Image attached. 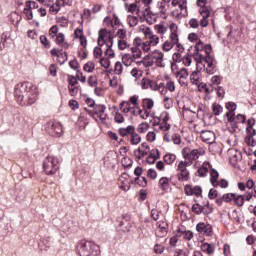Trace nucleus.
Returning a JSON list of instances; mask_svg holds the SVG:
<instances>
[{
	"label": "nucleus",
	"instance_id": "f257e3e1",
	"mask_svg": "<svg viewBox=\"0 0 256 256\" xmlns=\"http://www.w3.org/2000/svg\"><path fill=\"white\" fill-rule=\"evenodd\" d=\"M14 96L19 105H33L39 99V88L31 82L18 83L14 89Z\"/></svg>",
	"mask_w": 256,
	"mask_h": 256
},
{
	"label": "nucleus",
	"instance_id": "f03ea898",
	"mask_svg": "<svg viewBox=\"0 0 256 256\" xmlns=\"http://www.w3.org/2000/svg\"><path fill=\"white\" fill-rule=\"evenodd\" d=\"M76 252L80 256H99V245L92 241L80 240L76 245Z\"/></svg>",
	"mask_w": 256,
	"mask_h": 256
},
{
	"label": "nucleus",
	"instance_id": "7ed1b4c3",
	"mask_svg": "<svg viewBox=\"0 0 256 256\" xmlns=\"http://www.w3.org/2000/svg\"><path fill=\"white\" fill-rule=\"evenodd\" d=\"M48 35L50 39H53L54 43L62 47V49H67L69 47V43L65 41V34H63L62 32H59L58 25H53L49 29Z\"/></svg>",
	"mask_w": 256,
	"mask_h": 256
},
{
	"label": "nucleus",
	"instance_id": "20e7f679",
	"mask_svg": "<svg viewBox=\"0 0 256 256\" xmlns=\"http://www.w3.org/2000/svg\"><path fill=\"white\" fill-rule=\"evenodd\" d=\"M132 54L136 59H141L143 53H149V44L141 40V38H135L133 41V46L131 47Z\"/></svg>",
	"mask_w": 256,
	"mask_h": 256
},
{
	"label": "nucleus",
	"instance_id": "39448f33",
	"mask_svg": "<svg viewBox=\"0 0 256 256\" xmlns=\"http://www.w3.org/2000/svg\"><path fill=\"white\" fill-rule=\"evenodd\" d=\"M43 169L46 175H55L59 171V158L48 156L44 159Z\"/></svg>",
	"mask_w": 256,
	"mask_h": 256
},
{
	"label": "nucleus",
	"instance_id": "423d86ee",
	"mask_svg": "<svg viewBox=\"0 0 256 256\" xmlns=\"http://www.w3.org/2000/svg\"><path fill=\"white\" fill-rule=\"evenodd\" d=\"M97 43L99 47H113V34L106 28H102L98 32Z\"/></svg>",
	"mask_w": 256,
	"mask_h": 256
},
{
	"label": "nucleus",
	"instance_id": "0eeeda50",
	"mask_svg": "<svg viewBox=\"0 0 256 256\" xmlns=\"http://www.w3.org/2000/svg\"><path fill=\"white\" fill-rule=\"evenodd\" d=\"M191 165V162L187 161H180L177 166V177L178 181L184 182L189 181L191 179V174L189 173V170H187V167Z\"/></svg>",
	"mask_w": 256,
	"mask_h": 256
},
{
	"label": "nucleus",
	"instance_id": "6e6552de",
	"mask_svg": "<svg viewBox=\"0 0 256 256\" xmlns=\"http://www.w3.org/2000/svg\"><path fill=\"white\" fill-rule=\"evenodd\" d=\"M46 131L51 137H61L63 135V126L55 120H50L46 123Z\"/></svg>",
	"mask_w": 256,
	"mask_h": 256
},
{
	"label": "nucleus",
	"instance_id": "1a4fd4ad",
	"mask_svg": "<svg viewBox=\"0 0 256 256\" xmlns=\"http://www.w3.org/2000/svg\"><path fill=\"white\" fill-rule=\"evenodd\" d=\"M182 155L184 159H187L188 161H197L199 157H203L205 155V150L203 148H197L189 150V148H184L182 150Z\"/></svg>",
	"mask_w": 256,
	"mask_h": 256
},
{
	"label": "nucleus",
	"instance_id": "9d476101",
	"mask_svg": "<svg viewBox=\"0 0 256 256\" xmlns=\"http://www.w3.org/2000/svg\"><path fill=\"white\" fill-rule=\"evenodd\" d=\"M177 8L172 11V15L176 19H185L189 15L187 11V0H181V2L176 6Z\"/></svg>",
	"mask_w": 256,
	"mask_h": 256
},
{
	"label": "nucleus",
	"instance_id": "9b49d317",
	"mask_svg": "<svg viewBox=\"0 0 256 256\" xmlns=\"http://www.w3.org/2000/svg\"><path fill=\"white\" fill-rule=\"evenodd\" d=\"M142 89H150V91H161V87H163V82L157 83L155 80H151L149 78H143L141 81Z\"/></svg>",
	"mask_w": 256,
	"mask_h": 256
},
{
	"label": "nucleus",
	"instance_id": "f8f14e48",
	"mask_svg": "<svg viewBox=\"0 0 256 256\" xmlns=\"http://www.w3.org/2000/svg\"><path fill=\"white\" fill-rule=\"evenodd\" d=\"M156 67L165 68V54L161 50H154L151 55Z\"/></svg>",
	"mask_w": 256,
	"mask_h": 256
},
{
	"label": "nucleus",
	"instance_id": "ddd939ff",
	"mask_svg": "<svg viewBox=\"0 0 256 256\" xmlns=\"http://www.w3.org/2000/svg\"><path fill=\"white\" fill-rule=\"evenodd\" d=\"M196 231L205 237H213V226H211L209 223H198L196 225Z\"/></svg>",
	"mask_w": 256,
	"mask_h": 256
},
{
	"label": "nucleus",
	"instance_id": "4468645a",
	"mask_svg": "<svg viewBox=\"0 0 256 256\" xmlns=\"http://www.w3.org/2000/svg\"><path fill=\"white\" fill-rule=\"evenodd\" d=\"M106 109L107 107H105V105L103 104H97L96 106H94V117H97L101 121V123H105V121H107V118L109 117L107 113H105Z\"/></svg>",
	"mask_w": 256,
	"mask_h": 256
},
{
	"label": "nucleus",
	"instance_id": "2eb2a0df",
	"mask_svg": "<svg viewBox=\"0 0 256 256\" xmlns=\"http://www.w3.org/2000/svg\"><path fill=\"white\" fill-rule=\"evenodd\" d=\"M196 133H200V139L203 141V143H207L208 145H212L216 139L215 132L211 130H197Z\"/></svg>",
	"mask_w": 256,
	"mask_h": 256
},
{
	"label": "nucleus",
	"instance_id": "dca6fc26",
	"mask_svg": "<svg viewBox=\"0 0 256 256\" xmlns=\"http://www.w3.org/2000/svg\"><path fill=\"white\" fill-rule=\"evenodd\" d=\"M174 77L178 79L179 85L181 87H187V79H189V71L187 68H182L175 73Z\"/></svg>",
	"mask_w": 256,
	"mask_h": 256
},
{
	"label": "nucleus",
	"instance_id": "f3484780",
	"mask_svg": "<svg viewBox=\"0 0 256 256\" xmlns=\"http://www.w3.org/2000/svg\"><path fill=\"white\" fill-rule=\"evenodd\" d=\"M185 194L188 196L195 195V197H202L203 189L201 186L192 187L191 184H188L184 187Z\"/></svg>",
	"mask_w": 256,
	"mask_h": 256
},
{
	"label": "nucleus",
	"instance_id": "a211bd4d",
	"mask_svg": "<svg viewBox=\"0 0 256 256\" xmlns=\"http://www.w3.org/2000/svg\"><path fill=\"white\" fill-rule=\"evenodd\" d=\"M168 41L172 42L174 45L179 42V26L177 24H170V35Z\"/></svg>",
	"mask_w": 256,
	"mask_h": 256
},
{
	"label": "nucleus",
	"instance_id": "6ab92c4d",
	"mask_svg": "<svg viewBox=\"0 0 256 256\" xmlns=\"http://www.w3.org/2000/svg\"><path fill=\"white\" fill-rule=\"evenodd\" d=\"M149 144L147 142H143L141 146L134 151V155L137 159H143L145 155H149Z\"/></svg>",
	"mask_w": 256,
	"mask_h": 256
},
{
	"label": "nucleus",
	"instance_id": "aec40b11",
	"mask_svg": "<svg viewBox=\"0 0 256 256\" xmlns=\"http://www.w3.org/2000/svg\"><path fill=\"white\" fill-rule=\"evenodd\" d=\"M160 121H162V123L159 124L161 131H169V129H171V125L167 123V121H169V112H162Z\"/></svg>",
	"mask_w": 256,
	"mask_h": 256
},
{
	"label": "nucleus",
	"instance_id": "412c9836",
	"mask_svg": "<svg viewBox=\"0 0 256 256\" xmlns=\"http://www.w3.org/2000/svg\"><path fill=\"white\" fill-rule=\"evenodd\" d=\"M200 15L202 17L200 19V23H199L200 27H208L211 11L207 10V8H204V9L200 10Z\"/></svg>",
	"mask_w": 256,
	"mask_h": 256
},
{
	"label": "nucleus",
	"instance_id": "4be33fe9",
	"mask_svg": "<svg viewBox=\"0 0 256 256\" xmlns=\"http://www.w3.org/2000/svg\"><path fill=\"white\" fill-rule=\"evenodd\" d=\"M206 73L208 75H213L215 73V57L213 56H208L206 59Z\"/></svg>",
	"mask_w": 256,
	"mask_h": 256
},
{
	"label": "nucleus",
	"instance_id": "5701e85b",
	"mask_svg": "<svg viewBox=\"0 0 256 256\" xmlns=\"http://www.w3.org/2000/svg\"><path fill=\"white\" fill-rule=\"evenodd\" d=\"M231 156L229 158V161L233 167H237V163L243 159V155H241V152L237 150H231L230 151Z\"/></svg>",
	"mask_w": 256,
	"mask_h": 256
},
{
	"label": "nucleus",
	"instance_id": "b1692460",
	"mask_svg": "<svg viewBox=\"0 0 256 256\" xmlns=\"http://www.w3.org/2000/svg\"><path fill=\"white\" fill-rule=\"evenodd\" d=\"M176 237H182L184 241H191V239H193L194 237V234H193V231L191 230L178 229L176 233Z\"/></svg>",
	"mask_w": 256,
	"mask_h": 256
},
{
	"label": "nucleus",
	"instance_id": "393cba45",
	"mask_svg": "<svg viewBox=\"0 0 256 256\" xmlns=\"http://www.w3.org/2000/svg\"><path fill=\"white\" fill-rule=\"evenodd\" d=\"M135 59H139L135 57V54L126 53L122 56V64H124L125 67H131V65L135 63Z\"/></svg>",
	"mask_w": 256,
	"mask_h": 256
},
{
	"label": "nucleus",
	"instance_id": "a878e982",
	"mask_svg": "<svg viewBox=\"0 0 256 256\" xmlns=\"http://www.w3.org/2000/svg\"><path fill=\"white\" fill-rule=\"evenodd\" d=\"M255 182H253L252 179L247 180L246 183L243 182H239L238 183V189L240 191H245L246 189H248L247 191H253V189H255Z\"/></svg>",
	"mask_w": 256,
	"mask_h": 256
},
{
	"label": "nucleus",
	"instance_id": "bb28decb",
	"mask_svg": "<svg viewBox=\"0 0 256 256\" xmlns=\"http://www.w3.org/2000/svg\"><path fill=\"white\" fill-rule=\"evenodd\" d=\"M50 53L51 55H53V57H58V59H61V58L63 59L62 61H60V65H64L67 59L69 58V54H67V52L59 54V50H57V48H53L50 51Z\"/></svg>",
	"mask_w": 256,
	"mask_h": 256
},
{
	"label": "nucleus",
	"instance_id": "cd10ccee",
	"mask_svg": "<svg viewBox=\"0 0 256 256\" xmlns=\"http://www.w3.org/2000/svg\"><path fill=\"white\" fill-rule=\"evenodd\" d=\"M190 81L193 85H199L203 81L201 71L196 70L190 74Z\"/></svg>",
	"mask_w": 256,
	"mask_h": 256
},
{
	"label": "nucleus",
	"instance_id": "c85d7f7f",
	"mask_svg": "<svg viewBox=\"0 0 256 256\" xmlns=\"http://www.w3.org/2000/svg\"><path fill=\"white\" fill-rule=\"evenodd\" d=\"M135 131V126L129 125L126 128H119L118 134L120 137H128V135H132V133Z\"/></svg>",
	"mask_w": 256,
	"mask_h": 256
},
{
	"label": "nucleus",
	"instance_id": "c756f323",
	"mask_svg": "<svg viewBox=\"0 0 256 256\" xmlns=\"http://www.w3.org/2000/svg\"><path fill=\"white\" fill-rule=\"evenodd\" d=\"M170 181L171 180L168 177L160 178L158 187L161 189V191H169V187H171Z\"/></svg>",
	"mask_w": 256,
	"mask_h": 256
},
{
	"label": "nucleus",
	"instance_id": "7c9ffc66",
	"mask_svg": "<svg viewBox=\"0 0 256 256\" xmlns=\"http://www.w3.org/2000/svg\"><path fill=\"white\" fill-rule=\"evenodd\" d=\"M245 119H247V117L243 114H238L235 116V114H232V116L227 118V121L229 123H244Z\"/></svg>",
	"mask_w": 256,
	"mask_h": 256
},
{
	"label": "nucleus",
	"instance_id": "2f4dec72",
	"mask_svg": "<svg viewBox=\"0 0 256 256\" xmlns=\"http://www.w3.org/2000/svg\"><path fill=\"white\" fill-rule=\"evenodd\" d=\"M209 169H211V163L204 162L200 168H198L197 173L199 177H205Z\"/></svg>",
	"mask_w": 256,
	"mask_h": 256
},
{
	"label": "nucleus",
	"instance_id": "473e14b6",
	"mask_svg": "<svg viewBox=\"0 0 256 256\" xmlns=\"http://www.w3.org/2000/svg\"><path fill=\"white\" fill-rule=\"evenodd\" d=\"M219 172L215 169L210 170V182L213 185V187H219Z\"/></svg>",
	"mask_w": 256,
	"mask_h": 256
},
{
	"label": "nucleus",
	"instance_id": "72a5a7b5",
	"mask_svg": "<svg viewBox=\"0 0 256 256\" xmlns=\"http://www.w3.org/2000/svg\"><path fill=\"white\" fill-rule=\"evenodd\" d=\"M146 39H147V41H145L146 45H148V49L150 50H151V47H157V45H159V36L155 34Z\"/></svg>",
	"mask_w": 256,
	"mask_h": 256
},
{
	"label": "nucleus",
	"instance_id": "f704fd0d",
	"mask_svg": "<svg viewBox=\"0 0 256 256\" xmlns=\"http://www.w3.org/2000/svg\"><path fill=\"white\" fill-rule=\"evenodd\" d=\"M201 251L207 253V255H213L215 253V245L210 243H203L201 245Z\"/></svg>",
	"mask_w": 256,
	"mask_h": 256
},
{
	"label": "nucleus",
	"instance_id": "c9c22d12",
	"mask_svg": "<svg viewBox=\"0 0 256 256\" xmlns=\"http://www.w3.org/2000/svg\"><path fill=\"white\" fill-rule=\"evenodd\" d=\"M226 109L229 110V112L226 113V117L227 119H229V117L235 115V111L237 110V104L235 102H227Z\"/></svg>",
	"mask_w": 256,
	"mask_h": 256
},
{
	"label": "nucleus",
	"instance_id": "e433bc0d",
	"mask_svg": "<svg viewBox=\"0 0 256 256\" xmlns=\"http://www.w3.org/2000/svg\"><path fill=\"white\" fill-rule=\"evenodd\" d=\"M154 105H155V102L151 98H145L142 101V107L146 111H151L153 109Z\"/></svg>",
	"mask_w": 256,
	"mask_h": 256
},
{
	"label": "nucleus",
	"instance_id": "4c0bfd02",
	"mask_svg": "<svg viewBox=\"0 0 256 256\" xmlns=\"http://www.w3.org/2000/svg\"><path fill=\"white\" fill-rule=\"evenodd\" d=\"M209 56H206L205 54H203V52H195L194 53V61L196 63H207V58Z\"/></svg>",
	"mask_w": 256,
	"mask_h": 256
},
{
	"label": "nucleus",
	"instance_id": "58836bf2",
	"mask_svg": "<svg viewBox=\"0 0 256 256\" xmlns=\"http://www.w3.org/2000/svg\"><path fill=\"white\" fill-rule=\"evenodd\" d=\"M130 137L131 145H139V143H141V135H139L136 130L132 132V135H130Z\"/></svg>",
	"mask_w": 256,
	"mask_h": 256
},
{
	"label": "nucleus",
	"instance_id": "ea45409f",
	"mask_svg": "<svg viewBox=\"0 0 256 256\" xmlns=\"http://www.w3.org/2000/svg\"><path fill=\"white\" fill-rule=\"evenodd\" d=\"M177 159V156H175V154H165L163 157L164 163H166V165H173V163H175V160Z\"/></svg>",
	"mask_w": 256,
	"mask_h": 256
},
{
	"label": "nucleus",
	"instance_id": "a19ab883",
	"mask_svg": "<svg viewBox=\"0 0 256 256\" xmlns=\"http://www.w3.org/2000/svg\"><path fill=\"white\" fill-rule=\"evenodd\" d=\"M46 7H49V12L51 13V15H57L59 11H61L59 9V7H57L54 2H47L46 4H43Z\"/></svg>",
	"mask_w": 256,
	"mask_h": 256
},
{
	"label": "nucleus",
	"instance_id": "79ce46f5",
	"mask_svg": "<svg viewBox=\"0 0 256 256\" xmlns=\"http://www.w3.org/2000/svg\"><path fill=\"white\" fill-rule=\"evenodd\" d=\"M132 109L133 106L128 101H123L120 104V110L122 111V113H130Z\"/></svg>",
	"mask_w": 256,
	"mask_h": 256
},
{
	"label": "nucleus",
	"instance_id": "37998d69",
	"mask_svg": "<svg viewBox=\"0 0 256 256\" xmlns=\"http://www.w3.org/2000/svg\"><path fill=\"white\" fill-rule=\"evenodd\" d=\"M131 44H129V40L126 38L124 40H118V49L120 51H125V49H129Z\"/></svg>",
	"mask_w": 256,
	"mask_h": 256
},
{
	"label": "nucleus",
	"instance_id": "c03bdc74",
	"mask_svg": "<svg viewBox=\"0 0 256 256\" xmlns=\"http://www.w3.org/2000/svg\"><path fill=\"white\" fill-rule=\"evenodd\" d=\"M174 46L175 44L173 42H170V40H166L162 44L161 49L162 51H164V53H169V51H171V49H173Z\"/></svg>",
	"mask_w": 256,
	"mask_h": 256
},
{
	"label": "nucleus",
	"instance_id": "a18cd8bd",
	"mask_svg": "<svg viewBox=\"0 0 256 256\" xmlns=\"http://www.w3.org/2000/svg\"><path fill=\"white\" fill-rule=\"evenodd\" d=\"M142 65L143 67H153L155 61H153V58H151L150 55H147L142 59Z\"/></svg>",
	"mask_w": 256,
	"mask_h": 256
},
{
	"label": "nucleus",
	"instance_id": "49530a36",
	"mask_svg": "<svg viewBox=\"0 0 256 256\" xmlns=\"http://www.w3.org/2000/svg\"><path fill=\"white\" fill-rule=\"evenodd\" d=\"M212 113L215 116L221 115V113H223V106H221V104H219V103H213L212 104Z\"/></svg>",
	"mask_w": 256,
	"mask_h": 256
},
{
	"label": "nucleus",
	"instance_id": "de8ad7c7",
	"mask_svg": "<svg viewBox=\"0 0 256 256\" xmlns=\"http://www.w3.org/2000/svg\"><path fill=\"white\" fill-rule=\"evenodd\" d=\"M85 37V33L83 32V21L81 22V26L74 30V38L81 39Z\"/></svg>",
	"mask_w": 256,
	"mask_h": 256
},
{
	"label": "nucleus",
	"instance_id": "09e8293b",
	"mask_svg": "<svg viewBox=\"0 0 256 256\" xmlns=\"http://www.w3.org/2000/svg\"><path fill=\"white\" fill-rule=\"evenodd\" d=\"M116 37H117L118 41L127 39V30L123 29V28H119L116 31Z\"/></svg>",
	"mask_w": 256,
	"mask_h": 256
},
{
	"label": "nucleus",
	"instance_id": "8fccbe9b",
	"mask_svg": "<svg viewBox=\"0 0 256 256\" xmlns=\"http://www.w3.org/2000/svg\"><path fill=\"white\" fill-rule=\"evenodd\" d=\"M123 65H124L123 62H121V61H117L115 63V66H114L115 75H122L123 74V69H124Z\"/></svg>",
	"mask_w": 256,
	"mask_h": 256
},
{
	"label": "nucleus",
	"instance_id": "3c124183",
	"mask_svg": "<svg viewBox=\"0 0 256 256\" xmlns=\"http://www.w3.org/2000/svg\"><path fill=\"white\" fill-rule=\"evenodd\" d=\"M242 196L244 197V201H251L253 197L256 198V187H254V189L251 191H246V193Z\"/></svg>",
	"mask_w": 256,
	"mask_h": 256
},
{
	"label": "nucleus",
	"instance_id": "603ef678",
	"mask_svg": "<svg viewBox=\"0 0 256 256\" xmlns=\"http://www.w3.org/2000/svg\"><path fill=\"white\" fill-rule=\"evenodd\" d=\"M127 21L130 27H137L139 24V18H137V16L129 15L127 17Z\"/></svg>",
	"mask_w": 256,
	"mask_h": 256
},
{
	"label": "nucleus",
	"instance_id": "864d4df0",
	"mask_svg": "<svg viewBox=\"0 0 256 256\" xmlns=\"http://www.w3.org/2000/svg\"><path fill=\"white\" fill-rule=\"evenodd\" d=\"M121 163H122V167L126 169L133 167V160L129 157L122 158Z\"/></svg>",
	"mask_w": 256,
	"mask_h": 256
},
{
	"label": "nucleus",
	"instance_id": "5fc2aeb1",
	"mask_svg": "<svg viewBox=\"0 0 256 256\" xmlns=\"http://www.w3.org/2000/svg\"><path fill=\"white\" fill-rule=\"evenodd\" d=\"M138 133L145 134L147 131H149V123L147 122H142L138 125L137 128Z\"/></svg>",
	"mask_w": 256,
	"mask_h": 256
},
{
	"label": "nucleus",
	"instance_id": "6e6d98bb",
	"mask_svg": "<svg viewBox=\"0 0 256 256\" xmlns=\"http://www.w3.org/2000/svg\"><path fill=\"white\" fill-rule=\"evenodd\" d=\"M113 46H104L105 49V56L108 57V59H113L115 57V51H113Z\"/></svg>",
	"mask_w": 256,
	"mask_h": 256
},
{
	"label": "nucleus",
	"instance_id": "4d7b16f0",
	"mask_svg": "<svg viewBox=\"0 0 256 256\" xmlns=\"http://www.w3.org/2000/svg\"><path fill=\"white\" fill-rule=\"evenodd\" d=\"M130 75H132L135 79H141V77H143V71L135 67L131 70Z\"/></svg>",
	"mask_w": 256,
	"mask_h": 256
},
{
	"label": "nucleus",
	"instance_id": "13d9d810",
	"mask_svg": "<svg viewBox=\"0 0 256 256\" xmlns=\"http://www.w3.org/2000/svg\"><path fill=\"white\" fill-rule=\"evenodd\" d=\"M83 69L84 71H86V73H93V71H95V63L89 61L86 64H84Z\"/></svg>",
	"mask_w": 256,
	"mask_h": 256
},
{
	"label": "nucleus",
	"instance_id": "bf43d9fd",
	"mask_svg": "<svg viewBox=\"0 0 256 256\" xmlns=\"http://www.w3.org/2000/svg\"><path fill=\"white\" fill-rule=\"evenodd\" d=\"M234 203L235 205H237V207H243L244 203H245V197H243V195H237L234 198Z\"/></svg>",
	"mask_w": 256,
	"mask_h": 256
},
{
	"label": "nucleus",
	"instance_id": "052dcab7",
	"mask_svg": "<svg viewBox=\"0 0 256 256\" xmlns=\"http://www.w3.org/2000/svg\"><path fill=\"white\" fill-rule=\"evenodd\" d=\"M235 193H227L222 196V199L225 203H231V201H235Z\"/></svg>",
	"mask_w": 256,
	"mask_h": 256
},
{
	"label": "nucleus",
	"instance_id": "680f3d73",
	"mask_svg": "<svg viewBox=\"0 0 256 256\" xmlns=\"http://www.w3.org/2000/svg\"><path fill=\"white\" fill-rule=\"evenodd\" d=\"M109 59L110 58H105V57L100 58L101 67H104V69H109V67H111V60Z\"/></svg>",
	"mask_w": 256,
	"mask_h": 256
},
{
	"label": "nucleus",
	"instance_id": "e2e57ef3",
	"mask_svg": "<svg viewBox=\"0 0 256 256\" xmlns=\"http://www.w3.org/2000/svg\"><path fill=\"white\" fill-rule=\"evenodd\" d=\"M68 91L71 97H77L79 95V86H68Z\"/></svg>",
	"mask_w": 256,
	"mask_h": 256
},
{
	"label": "nucleus",
	"instance_id": "0e129e2a",
	"mask_svg": "<svg viewBox=\"0 0 256 256\" xmlns=\"http://www.w3.org/2000/svg\"><path fill=\"white\" fill-rule=\"evenodd\" d=\"M165 87H166L167 91H170V93H175V89H176V87H175V81H173V80H168V81L166 82Z\"/></svg>",
	"mask_w": 256,
	"mask_h": 256
},
{
	"label": "nucleus",
	"instance_id": "69168bd1",
	"mask_svg": "<svg viewBox=\"0 0 256 256\" xmlns=\"http://www.w3.org/2000/svg\"><path fill=\"white\" fill-rule=\"evenodd\" d=\"M135 184L139 185L140 187H145L147 185V178L145 177H136Z\"/></svg>",
	"mask_w": 256,
	"mask_h": 256
},
{
	"label": "nucleus",
	"instance_id": "338daca9",
	"mask_svg": "<svg viewBox=\"0 0 256 256\" xmlns=\"http://www.w3.org/2000/svg\"><path fill=\"white\" fill-rule=\"evenodd\" d=\"M23 13L28 21L33 19V10L29 7L24 8Z\"/></svg>",
	"mask_w": 256,
	"mask_h": 256
},
{
	"label": "nucleus",
	"instance_id": "774afa93",
	"mask_svg": "<svg viewBox=\"0 0 256 256\" xmlns=\"http://www.w3.org/2000/svg\"><path fill=\"white\" fill-rule=\"evenodd\" d=\"M87 83L90 87H97V76H89Z\"/></svg>",
	"mask_w": 256,
	"mask_h": 256
}]
</instances>
